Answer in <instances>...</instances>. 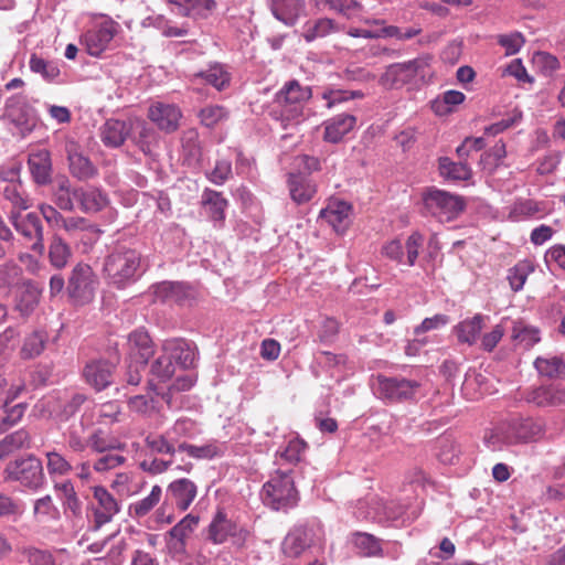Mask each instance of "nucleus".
I'll return each instance as SVG.
<instances>
[{"mask_svg":"<svg viewBox=\"0 0 565 565\" xmlns=\"http://www.w3.org/2000/svg\"><path fill=\"white\" fill-rule=\"evenodd\" d=\"M88 448L98 454L111 450H119L124 445L116 438L109 436L102 429H96L88 434Z\"/></svg>","mask_w":565,"mask_h":565,"instance_id":"44","label":"nucleus"},{"mask_svg":"<svg viewBox=\"0 0 565 565\" xmlns=\"http://www.w3.org/2000/svg\"><path fill=\"white\" fill-rule=\"evenodd\" d=\"M45 457L46 469L51 477H63L68 475L73 470L71 462L56 450L47 451L45 454Z\"/></svg>","mask_w":565,"mask_h":565,"instance_id":"56","label":"nucleus"},{"mask_svg":"<svg viewBox=\"0 0 565 565\" xmlns=\"http://www.w3.org/2000/svg\"><path fill=\"white\" fill-rule=\"evenodd\" d=\"M355 122L356 118L349 114H340L324 121L323 139L332 143L341 141L354 128Z\"/></svg>","mask_w":565,"mask_h":565,"instance_id":"29","label":"nucleus"},{"mask_svg":"<svg viewBox=\"0 0 565 565\" xmlns=\"http://www.w3.org/2000/svg\"><path fill=\"white\" fill-rule=\"evenodd\" d=\"M65 151L68 159L70 171L78 180H88L96 174V168L79 151V146L74 140H66Z\"/></svg>","mask_w":565,"mask_h":565,"instance_id":"18","label":"nucleus"},{"mask_svg":"<svg viewBox=\"0 0 565 565\" xmlns=\"http://www.w3.org/2000/svg\"><path fill=\"white\" fill-rule=\"evenodd\" d=\"M512 339L524 349H530L541 341V332L537 328L529 326L524 321H515L512 329Z\"/></svg>","mask_w":565,"mask_h":565,"instance_id":"42","label":"nucleus"},{"mask_svg":"<svg viewBox=\"0 0 565 565\" xmlns=\"http://www.w3.org/2000/svg\"><path fill=\"white\" fill-rule=\"evenodd\" d=\"M483 380L484 376L482 374L477 373L475 370H469L461 386L463 395L469 399H477L483 395L487 391L483 387Z\"/></svg>","mask_w":565,"mask_h":565,"instance_id":"53","label":"nucleus"},{"mask_svg":"<svg viewBox=\"0 0 565 565\" xmlns=\"http://www.w3.org/2000/svg\"><path fill=\"white\" fill-rule=\"evenodd\" d=\"M23 556L29 565H58L49 551L28 547L23 551Z\"/></svg>","mask_w":565,"mask_h":565,"instance_id":"61","label":"nucleus"},{"mask_svg":"<svg viewBox=\"0 0 565 565\" xmlns=\"http://www.w3.org/2000/svg\"><path fill=\"white\" fill-rule=\"evenodd\" d=\"M162 497V489L156 484L151 488L150 493L129 505V515L131 518L140 519L147 515L154 507L158 505Z\"/></svg>","mask_w":565,"mask_h":565,"instance_id":"46","label":"nucleus"},{"mask_svg":"<svg viewBox=\"0 0 565 565\" xmlns=\"http://www.w3.org/2000/svg\"><path fill=\"white\" fill-rule=\"evenodd\" d=\"M428 58H415L405 63L390 65L381 77V83L390 88H397L426 76Z\"/></svg>","mask_w":565,"mask_h":565,"instance_id":"8","label":"nucleus"},{"mask_svg":"<svg viewBox=\"0 0 565 565\" xmlns=\"http://www.w3.org/2000/svg\"><path fill=\"white\" fill-rule=\"evenodd\" d=\"M46 342V335L41 331H34L25 337L22 348V359H33L42 353Z\"/></svg>","mask_w":565,"mask_h":565,"instance_id":"55","label":"nucleus"},{"mask_svg":"<svg viewBox=\"0 0 565 565\" xmlns=\"http://www.w3.org/2000/svg\"><path fill=\"white\" fill-rule=\"evenodd\" d=\"M290 472V470L278 469L263 486L262 499L266 505L278 511L297 504L298 492Z\"/></svg>","mask_w":565,"mask_h":565,"instance_id":"3","label":"nucleus"},{"mask_svg":"<svg viewBox=\"0 0 565 565\" xmlns=\"http://www.w3.org/2000/svg\"><path fill=\"white\" fill-rule=\"evenodd\" d=\"M534 266L530 260H521L508 271V280L513 291H520L529 275L533 273Z\"/></svg>","mask_w":565,"mask_h":565,"instance_id":"52","label":"nucleus"},{"mask_svg":"<svg viewBox=\"0 0 565 565\" xmlns=\"http://www.w3.org/2000/svg\"><path fill=\"white\" fill-rule=\"evenodd\" d=\"M439 172L443 178L454 181H467L472 175V171L467 163L454 162L449 158L439 159Z\"/></svg>","mask_w":565,"mask_h":565,"instance_id":"43","label":"nucleus"},{"mask_svg":"<svg viewBox=\"0 0 565 565\" xmlns=\"http://www.w3.org/2000/svg\"><path fill=\"white\" fill-rule=\"evenodd\" d=\"M42 288L31 279L21 282L15 296L14 309L23 317H29L40 303Z\"/></svg>","mask_w":565,"mask_h":565,"instance_id":"21","label":"nucleus"},{"mask_svg":"<svg viewBox=\"0 0 565 565\" xmlns=\"http://www.w3.org/2000/svg\"><path fill=\"white\" fill-rule=\"evenodd\" d=\"M77 202L84 213H96L107 205L108 200L98 189L78 188Z\"/></svg>","mask_w":565,"mask_h":565,"instance_id":"37","label":"nucleus"},{"mask_svg":"<svg viewBox=\"0 0 565 565\" xmlns=\"http://www.w3.org/2000/svg\"><path fill=\"white\" fill-rule=\"evenodd\" d=\"M231 81L228 72L221 64H212L206 71L194 73L191 75L190 82L193 86L203 83L210 84L217 90H223L228 86Z\"/></svg>","mask_w":565,"mask_h":565,"instance_id":"31","label":"nucleus"},{"mask_svg":"<svg viewBox=\"0 0 565 565\" xmlns=\"http://www.w3.org/2000/svg\"><path fill=\"white\" fill-rule=\"evenodd\" d=\"M3 476L4 480L19 482L32 490L41 488L45 480L42 462L33 455L10 461Z\"/></svg>","mask_w":565,"mask_h":565,"instance_id":"6","label":"nucleus"},{"mask_svg":"<svg viewBox=\"0 0 565 565\" xmlns=\"http://www.w3.org/2000/svg\"><path fill=\"white\" fill-rule=\"evenodd\" d=\"M420 384L404 377L377 376L376 393L380 398L388 402L407 401L415 397Z\"/></svg>","mask_w":565,"mask_h":565,"instance_id":"11","label":"nucleus"},{"mask_svg":"<svg viewBox=\"0 0 565 565\" xmlns=\"http://www.w3.org/2000/svg\"><path fill=\"white\" fill-rule=\"evenodd\" d=\"M465 100V94L459 90H447L441 97L436 98L431 108L438 116H445L452 111V108Z\"/></svg>","mask_w":565,"mask_h":565,"instance_id":"50","label":"nucleus"},{"mask_svg":"<svg viewBox=\"0 0 565 565\" xmlns=\"http://www.w3.org/2000/svg\"><path fill=\"white\" fill-rule=\"evenodd\" d=\"M313 543V531L310 527L294 526L281 543V551L287 557H298Z\"/></svg>","mask_w":565,"mask_h":565,"instance_id":"16","label":"nucleus"},{"mask_svg":"<svg viewBox=\"0 0 565 565\" xmlns=\"http://www.w3.org/2000/svg\"><path fill=\"white\" fill-rule=\"evenodd\" d=\"M3 196L19 211L28 210L31 206L29 196L25 194L21 182H10L3 189Z\"/></svg>","mask_w":565,"mask_h":565,"instance_id":"54","label":"nucleus"},{"mask_svg":"<svg viewBox=\"0 0 565 565\" xmlns=\"http://www.w3.org/2000/svg\"><path fill=\"white\" fill-rule=\"evenodd\" d=\"M534 366L542 376L557 377L565 371V361L559 356L537 358Z\"/></svg>","mask_w":565,"mask_h":565,"instance_id":"51","label":"nucleus"},{"mask_svg":"<svg viewBox=\"0 0 565 565\" xmlns=\"http://www.w3.org/2000/svg\"><path fill=\"white\" fill-rule=\"evenodd\" d=\"M178 450L186 452L196 460H211L224 454V445L216 440L207 441L203 445L182 443L178 446Z\"/></svg>","mask_w":565,"mask_h":565,"instance_id":"36","label":"nucleus"},{"mask_svg":"<svg viewBox=\"0 0 565 565\" xmlns=\"http://www.w3.org/2000/svg\"><path fill=\"white\" fill-rule=\"evenodd\" d=\"M29 64L32 72L40 74L50 82L56 79L61 74L58 66L54 62L45 61L35 54L31 55Z\"/></svg>","mask_w":565,"mask_h":565,"instance_id":"57","label":"nucleus"},{"mask_svg":"<svg viewBox=\"0 0 565 565\" xmlns=\"http://www.w3.org/2000/svg\"><path fill=\"white\" fill-rule=\"evenodd\" d=\"M148 116L161 130L169 132L178 128L181 111L174 105L157 102L149 107Z\"/></svg>","mask_w":565,"mask_h":565,"instance_id":"20","label":"nucleus"},{"mask_svg":"<svg viewBox=\"0 0 565 565\" xmlns=\"http://www.w3.org/2000/svg\"><path fill=\"white\" fill-rule=\"evenodd\" d=\"M129 360L141 361L147 364L153 354L152 342L147 331L138 329L132 331L128 337Z\"/></svg>","mask_w":565,"mask_h":565,"instance_id":"30","label":"nucleus"},{"mask_svg":"<svg viewBox=\"0 0 565 565\" xmlns=\"http://www.w3.org/2000/svg\"><path fill=\"white\" fill-rule=\"evenodd\" d=\"M215 7L214 0H190L184 11V17L206 18L213 12Z\"/></svg>","mask_w":565,"mask_h":565,"instance_id":"62","label":"nucleus"},{"mask_svg":"<svg viewBox=\"0 0 565 565\" xmlns=\"http://www.w3.org/2000/svg\"><path fill=\"white\" fill-rule=\"evenodd\" d=\"M198 494V486L189 478L172 481L167 488V498L181 511L190 508Z\"/></svg>","mask_w":565,"mask_h":565,"instance_id":"17","label":"nucleus"},{"mask_svg":"<svg viewBox=\"0 0 565 565\" xmlns=\"http://www.w3.org/2000/svg\"><path fill=\"white\" fill-rule=\"evenodd\" d=\"M498 43L505 50V55L516 54L523 46L525 40L522 33L512 32L497 36Z\"/></svg>","mask_w":565,"mask_h":565,"instance_id":"63","label":"nucleus"},{"mask_svg":"<svg viewBox=\"0 0 565 565\" xmlns=\"http://www.w3.org/2000/svg\"><path fill=\"white\" fill-rule=\"evenodd\" d=\"M18 331L9 327L0 334V364L6 361L9 354L14 350Z\"/></svg>","mask_w":565,"mask_h":565,"instance_id":"64","label":"nucleus"},{"mask_svg":"<svg viewBox=\"0 0 565 565\" xmlns=\"http://www.w3.org/2000/svg\"><path fill=\"white\" fill-rule=\"evenodd\" d=\"M162 351L170 356L175 365L190 367L194 362V352L190 344L181 339H169L162 343Z\"/></svg>","mask_w":565,"mask_h":565,"instance_id":"28","label":"nucleus"},{"mask_svg":"<svg viewBox=\"0 0 565 565\" xmlns=\"http://www.w3.org/2000/svg\"><path fill=\"white\" fill-rule=\"evenodd\" d=\"M423 203L426 212L439 222L457 218L466 206L460 195L434 186L423 193Z\"/></svg>","mask_w":565,"mask_h":565,"instance_id":"4","label":"nucleus"},{"mask_svg":"<svg viewBox=\"0 0 565 565\" xmlns=\"http://www.w3.org/2000/svg\"><path fill=\"white\" fill-rule=\"evenodd\" d=\"M339 30L335 22L328 18H320L317 20L308 21L303 25L302 36L306 42H312L317 39L324 38Z\"/></svg>","mask_w":565,"mask_h":565,"instance_id":"41","label":"nucleus"},{"mask_svg":"<svg viewBox=\"0 0 565 565\" xmlns=\"http://www.w3.org/2000/svg\"><path fill=\"white\" fill-rule=\"evenodd\" d=\"M28 167L33 181L39 185L51 182L52 161L51 154L46 149H40L29 154Z\"/></svg>","mask_w":565,"mask_h":565,"instance_id":"22","label":"nucleus"},{"mask_svg":"<svg viewBox=\"0 0 565 565\" xmlns=\"http://www.w3.org/2000/svg\"><path fill=\"white\" fill-rule=\"evenodd\" d=\"M30 447V435L24 429H19L0 440V460L10 454Z\"/></svg>","mask_w":565,"mask_h":565,"instance_id":"49","label":"nucleus"},{"mask_svg":"<svg viewBox=\"0 0 565 565\" xmlns=\"http://www.w3.org/2000/svg\"><path fill=\"white\" fill-rule=\"evenodd\" d=\"M78 188L72 186L67 178L57 179L52 188V201L62 211L74 210V202L77 201Z\"/></svg>","mask_w":565,"mask_h":565,"instance_id":"32","label":"nucleus"},{"mask_svg":"<svg viewBox=\"0 0 565 565\" xmlns=\"http://www.w3.org/2000/svg\"><path fill=\"white\" fill-rule=\"evenodd\" d=\"M98 287V278L93 268L85 263H77L71 270L66 290L76 305L90 302Z\"/></svg>","mask_w":565,"mask_h":565,"instance_id":"5","label":"nucleus"},{"mask_svg":"<svg viewBox=\"0 0 565 565\" xmlns=\"http://www.w3.org/2000/svg\"><path fill=\"white\" fill-rule=\"evenodd\" d=\"M73 256L70 244L60 235L54 233L50 244L47 258L52 267L57 270L65 268Z\"/></svg>","mask_w":565,"mask_h":565,"instance_id":"34","label":"nucleus"},{"mask_svg":"<svg viewBox=\"0 0 565 565\" xmlns=\"http://www.w3.org/2000/svg\"><path fill=\"white\" fill-rule=\"evenodd\" d=\"M198 523V516L188 514L169 531L168 537L186 542Z\"/></svg>","mask_w":565,"mask_h":565,"instance_id":"58","label":"nucleus"},{"mask_svg":"<svg viewBox=\"0 0 565 565\" xmlns=\"http://www.w3.org/2000/svg\"><path fill=\"white\" fill-rule=\"evenodd\" d=\"M351 206L344 201H334L320 212V217L326 220L328 224L337 233H343L351 222Z\"/></svg>","mask_w":565,"mask_h":565,"instance_id":"24","label":"nucleus"},{"mask_svg":"<svg viewBox=\"0 0 565 565\" xmlns=\"http://www.w3.org/2000/svg\"><path fill=\"white\" fill-rule=\"evenodd\" d=\"M119 512L120 504L118 500L103 486H95L93 498L87 508L89 527L98 531L102 526L111 522Z\"/></svg>","mask_w":565,"mask_h":565,"instance_id":"7","label":"nucleus"},{"mask_svg":"<svg viewBox=\"0 0 565 565\" xmlns=\"http://www.w3.org/2000/svg\"><path fill=\"white\" fill-rule=\"evenodd\" d=\"M423 243L424 236L418 232H414L407 237L405 244H402L399 239H393L386 243L382 248V253L387 258L398 264L405 263L408 266H414L419 250L423 247Z\"/></svg>","mask_w":565,"mask_h":565,"instance_id":"14","label":"nucleus"},{"mask_svg":"<svg viewBox=\"0 0 565 565\" xmlns=\"http://www.w3.org/2000/svg\"><path fill=\"white\" fill-rule=\"evenodd\" d=\"M525 398L537 407L558 406L565 404V387L558 385L540 386L531 390Z\"/></svg>","mask_w":565,"mask_h":565,"instance_id":"25","label":"nucleus"},{"mask_svg":"<svg viewBox=\"0 0 565 565\" xmlns=\"http://www.w3.org/2000/svg\"><path fill=\"white\" fill-rule=\"evenodd\" d=\"M288 186L291 199L298 204L310 201L317 192L316 184L302 173H291Z\"/></svg>","mask_w":565,"mask_h":565,"instance_id":"35","label":"nucleus"},{"mask_svg":"<svg viewBox=\"0 0 565 565\" xmlns=\"http://www.w3.org/2000/svg\"><path fill=\"white\" fill-rule=\"evenodd\" d=\"M141 268V255L134 248L117 246L105 258L104 271L109 282L122 288L135 281Z\"/></svg>","mask_w":565,"mask_h":565,"instance_id":"1","label":"nucleus"},{"mask_svg":"<svg viewBox=\"0 0 565 565\" xmlns=\"http://www.w3.org/2000/svg\"><path fill=\"white\" fill-rule=\"evenodd\" d=\"M507 444L529 443L540 439L544 433L543 423L532 418H513L500 428Z\"/></svg>","mask_w":565,"mask_h":565,"instance_id":"10","label":"nucleus"},{"mask_svg":"<svg viewBox=\"0 0 565 565\" xmlns=\"http://www.w3.org/2000/svg\"><path fill=\"white\" fill-rule=\"evenodd\" d=\"M306 448L307 444L302 439L295 437L288 441L284 450L279 451V457L288 463H296L300 461Z\"/></svg>","mask_w":565,"mask_h":565,"instance_id":"60","label":"nucleus"},{"mask_svg":"<svg viewBox=\"0 0 565 565\" xmlns=\"http://www.w3.org/2000/svg\"><path fill=\"white\" fill-rule=\"evenodd\" d=\"M60 230H63L71 239L82 243L84 250L90 248L100 235V230L82 216H65Z\"/></svg>","mask_w":565,"mask_h":565,"instance_id":"15","label":"nucleus"},{"mask_svg":"<svg viewBox=\"0 0 565 565\" xmlns=\"http://www.w3.org/2000/svg\"><path fill=\"white\" fill-rule=\"evenodd\" d=\"M202 204L209 215L214 222H222L225 218V209L227 207V200L222 196L220 192L211 189H205L202 194Z\"/></svg>","mask_w":565,"mask_h":565,"instance_id":"38","label":"nucleus"},{"mask_svg":"<svg viewBox=\"0 0 565 565\" xmlns=\"http://www.w3.org/2000/svg\"><path fill=\"white\" fill-rule=\"evenodd\" d=\"M33 518L38 523H47L60 518V511L51 495L47 494L34 501Z\"/></svg>","mask_w":565,"mask_h":565,"instance_id":"47","label":"nucleus"},{"mask_svg":"<svg viewBox=\"0 0 565 565\" xmlns=\"http://www.w3.org/2000/svg\"><path fill=\"white\" fill-rule=\"evenodd\" d=\"M235 531V524L223 512H217L209 526V539L215 544H222L234 535Z\"/></svg>","mask_w":565,"mask_h":565,"instance_id":"40","label":"nucleus"},{"mask_svg":"<svg viewBox=\"0 0 565 565\" xmlns=\"http://www.w3.org/2000/svg\"><path fill=\"white\" fill-rule=\"evenodd\" d=\"M23 269L10 259L0 265V297H10L14 287H20L24 280Z\"/></svg>","mask_w":565,"mask_h":565,"instance_id":"33","label":"nucleus"},{"mask_svg":"<svg viewBox=\"0 0 565 565\" xmlns=\"http://www.w3.org/2000/svg\"><path fill=\"white\" fill-rule=\"evenodd\" d=\"M352 543L359 553L363 556H381V541L372 534L356 532L352 535Z\"/></svg>","mask_w":565,"mask_h":565,"instance_id":"48","label":"nucleus"},{"mask_svg":"<svg viewBox=\"0 0 565 565\" xmlns=\"http://www.w3.org/2000/svg\"><path fill=\"white\" fill-rule=\"evenodd\" d=\"M88 434L83 420L72 424L63 434L67 449L75 454L84 452L88 449Z\"/></svg>","mask_w":565,"mask_h":565,"instance_id":"39","label":"nucleus"},{"mask_svg":"<svg viewBox=\"0 0 565 565\" xmlns=\"http://www.w3.org/2000/svg\"><path fill=\"white\" fill-rule=\"evenodd\" d=\"M273 15L287 26L295 25L306 13L305 0H268Z\"/></svg>","mask_w":565,"mask_h":565,"instance_id":"19","label":"nucleus"},{"mask_svg":"<svg viewBox=\"0 0 565 565\" xmlns=\"http://www.w3.org/2000/svg\"><path fill=\"white\" fill-rule=\"evenodd\" d=\"M175 373L174 363L170 360V356L167 355L161 350V354L154 360V362L151 364L150 369V384L153 385V383L157 381L158 383H166Z\"/></svg>","mask_w":565,"mask_h":565,"instance_id":"45","label":"nucleus"},{"mask_svg":"<svg viewBox=\"0 0 565 565\" xmlns=\"http://www.w3.org/2000/svg\"><path fill=\"white\" fill-rule=\"evenodd\" d=\"M119 25L111 19L95 23L82 35V44L92 56H99L105 52L115 35L118 33Z\"/></svg>","mask_w":565,"mask_h":565,"instance_id":"9","label":"nucleus"},{"mask_svg":"<svg viewBox=\"0 0 565 565\" xmlns=\"http://www.w3.org/2000/svg\"><path fill=\"white\" fill-rule=\"evenodd\" d=\"M228 111L220 105H209L201 109V122L206 127H214L218 122L226 120Z\"/></svg>","mask_w":565,"mask_h":565,"instance_id":"59","label":"nucleus"},{"mask_svg":"<svg viewBox=\"0 0 565 565\" xmlns=\"http://www.w3.org/2000/svg\"><path fill=\"white\" fill-rule=\"evenodd\" d=\"M9 220L14 230L28 241H33L31 249L40 255L44 253L43 225L38 214L31 212L21 215L20 212H11Z\"/></svg>","mask_w":565,"mask_h":565,"instance_id":"12","label":"nucleus"},{"mask_svg":"<svg viewBox=\"0 0 565 565\" xmlns=\"http://www.w3.org/2000/svg\"><path fill=\"white\" fill-rule=\"evenodd\" d=\"M114 369L115 365L108 361L95 360L86 364L84 376L89 385L102 391L111 383Z\"/></svg>","mask_w":565,"mask_h":565,"instance_id":"23","label":"nucleus"},{"mask_svg":"<svg viewBox=\"0 0 565 565\" xmlns=\"http://www.w3.org/2000/svg\"><path fill=\"white\" fill-rule=\"evenodd\" d=\"M311 96L312 92L309 86H302L296 79L285 83L275 98L280 108L281 120L291 124L301 122L306 117L305 106Z\"/></svg>","mask_w":565,"mask_h":565,"instance_id":"2","label":"nucleus"},{"mask_svg":"<svg viewBox=\"0 0 565 565\" xmlns=\"http://www.w3.org/2000/svg\"><path fill=\"white\" fill-rule=\"evenodd\" d=\"M131 132V124L118 119H108L100 127V139L106 147H120Z\"/></svg>","mask_w":565,"mask_h":565,"instance_id":"27","label":"nucleus"},{"mask_svg":"<svg viewBox=\"0 0 565 565\" xmlns=\"http://www.w3.org/2000/svg\"><path fill=\"white\" fill-rule=\"evenodd\" d=\"M488 317L477 313L467 318L455 326L454 332L459 343L473 345L480 339V333L486 324Z\"/></svg>","mask_w":565,"mask_h":565,"instance_id":"26","label":"nucleus"},{"mask_svg":"<svg viewBox=\"0 0 565 565\" xmlns=\"http://www.w3.org/2000/svg\"><path fill=\"white\" fill-rule=\"evenodd\" d=\"M156 301L163 303L192 305L199 296L198 289L186 282L162 281L153 286Z\"/></svg>","mask_w":565,"mask_h":565,"instance_id":"13","label":"nucleus"}]
</instances>
